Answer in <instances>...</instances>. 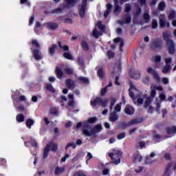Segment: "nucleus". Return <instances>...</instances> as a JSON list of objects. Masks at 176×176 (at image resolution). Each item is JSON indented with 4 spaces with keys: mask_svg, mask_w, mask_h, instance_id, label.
Instances as JSON below:
<instances>
[{
    "mask_svg": "<svg viewBox=\"0 0 176 176\" xmlns=\"http://www.w3.org/2000/svg\"><path fill=\"white\" fill-rule=\"evenodd\" d=\"M118 113H116V112L111 113L110 114V121L111 122H116V120H118Z\"/></svg>",
    "mask_w": 176,
    "mask_h": 176,
    "instance_id": "c85d7f7f",
    "label": "nucleus"
},
{
    "mask_svg": "<svg viewBox=\"0 0 176 176\" xmlns=\"http://www.w3.org/2000/svg\"><path fill=\"white\" fill-rule=\"evenodd\" d=\"M153 162V160L151 159L150 157H147L146 158V164H152V162Z\"/></svg>",
    "mask_w": 176,
    "mask_h": 176,
    "instance_id": "4d7b16f0",
    "label": "nucleus"
},
{
    "mask_svg": "<svg viewBox=\"0 0 176 176\" xmlns=\"http://www.w3.org/2000/svg\"><path fill=\"white\" fill-rule=\"evenodd\" d=\"M171 35L168 34L167 32H164L163 33V38L164 41H166L167 45H170V43H173V40H171L170 38Z\"/></svg>",
    "mask_w": 176,
    "mask_h": 176,
    "instance_id": "dca6fc26",
    "label": "nucleus"
},
{
    "mask_svg": "<svg viewBox=\"0 0 176 176\" xmlns=\"http://www.w3.org/2000/svg\"><path fill=\"white\" fill-rule=\"evenodd\" d=\"M168 47V52L170 54H174L175 53V47L174 46V42L172 41V43L167 44Z\"/></svg>",
    "mask_w": 176,
    "mask_h": 176,
    "instance_id": "b1692460",
    "label": "nucleus"
},
{
    "mask_svg": "<svg viewBox=\"0 0 176 176\" xmlns=\"http://www.w3.org/2000/svg\"><path fill=\"white\" fill-rule=\"evenodd\" d=\"M64 10V8L59 7L55 10H53L51 13H61Z\"/></svg>",
    "mask_w": 176,
    "mask_h": 176,
    "instance_id": "a18cd8bd",
    "label": "nucleus"
},
{
    "mask_svg": "<svg viewBox=\"0 0 176 176\" xmlns=\"http://www.w3.org/2000/svg\"><path fill=\"white\" fill-rule=\"evenodd\" d=\"M58 45L60 48L62 49L63 50L67 51L69 50V47H68V45H63L61 42L58 43Z\"/></svg>",
    "mask_w": 176,
    "mask_h": 176,
    "instance_id": "79ce46f5",
    "label": "nucleus"
},
{
    "mask_svg": "<svg viewBox=\"0 0 176 176\" xmlns=\"http://www.w3.org/2000/svg\"><path fill=\"white\" fill-rule=\"evenodd\" d=\"M152 28L153 30H156V28H157V21L155 19L153 20Z\"/></svg>",
    "mask_w": 176,
    "mask_h": 176,
    "instance_id": "603ef678",
    "label": "nucleus"
},
{
    "mask_svg": "<svg viewBox=\"0 0 176 176\" xmlns=\"http://www.w3.org/2000/svg\"><path fill=\"white\" fill-rule=\"evenodd\" d=\"M130 88H129V97L132 98L133 103L135 105H137L138 107H140L144 104V107H148L153 100V98L152 96H148V95L145 94H140L136 97L134 96V94L137 93V88H135V86L133 82H130Z\"/></svg>",
    "mask_w": 176,
    "mask_h": 176,
    "instance_id": "f257e3e1",
    "label": "nucleus"
},
{
    "mask_svg": "<svg viewBox=\"0 0 176 176\" xmlns=\"http://www.w3.org/2000/svg\"><path fill=\"white\" fill-rule=\"evenodd\" d=\"M168 134H175L176 133V126H172L168 128L167 129Z\"/></svg>",
    "mask_w": 176,
    "mask_h": 176,
    "instance_id": "72a5a7b5",
    "label": "nucleus"
},
{
    "mask_svg": "<svg viewBox=\"0 0 176 176\" xmlns=\"http://www.w3.org/2000/svg\"><path fill=\"white\" fill-rule=\"evenodd\" d=\"M50 148H52V151H53V152H56L57 151V144L54 142H50L46 145V146L44 148L43 159H46V157H47L49 155Z\"/></svg>",
    "mask_w": 176,
    "mask_h": 176,
    "instance_id": "423d86ee",
    "label": "nucleus"
},
{
    "mask_svg": "<svg viewBox=\"0 0 176 176\" xmlns=\"http://www.w3.org/2000/svg\"><path fill=\"white\" fill-rule=\"evenodd\" d=\"M69 148H72L73 149H75L76 148V144L74 142H69L65 147L66 151H69Z\"/></svg>",
    "mask_w": 176,
    "mask_h": 176,
    "instance_id": "cd10ccee",
    "label": "nucleus"
},
{
    "mask_svg": "<svg viewBox=\"0 0 176 176\" xmlns=\"http://www.w3.org/2000/svg\"><path fill=\"white\" fill-rule=\"evenodd\" d=\"M56 49H57V45H53L50 47V54L51 56H53V54H54V52L56 50Z\"/></svg>",
    "mask_w": 176,
    "mask_h": 176,
    "instance_id": "c9c22d12",
    "label": "nucleus"
},
{
    "mask_svg": "<svg viewBox=\"0 0 176 176\" xmlns=\"http://www.w3.org/2000/svg\"><path fill=\"white\" fill-rule=\"evenodd\" d=\"M130 10H131V6L130 4H126L125 12H126V13H129Z\"/></svg>",
    "mask_w": 176,
    "mask_h": 176,
    "instance_id": "052dcab7",
    "label": "nucleus"
},
{
    "mask_svg": "<svg viewBox=\"0 0 176 176\" xmlns=\"http://www.w3.org/2000/svg\"><path fill=\"white\" fill-rule=\"evenodd\" d=\"M78 80L82 83H89V79L86 77H79Z\"/></svg>",
    "mask_w": 176,
    "mask_h": 176,
    "instance_id": "49530a36",
    "label": "nucleus"
},
{
    "mask_svg": "<svg viewBox=\"0 0 176 176\" xmlns=\"http://www.w3.org/2000/svg\"><path fill=\"white\" fill-rule=\"evenodd\" d=\"M151 47L154 50L160 49L162 47V42L160 40H155L151 44Z\"/></svg>",
    "mask_w": 176,
    "mask_h": 176,
    "instance_id": "2eb2a0df",
    "label": "nucleus"
},
{
    "mask_svg": "<svg viewBox=\"0 0 176 176\" xmlns=\"http://www.w3.org/2000/svg\"><path fill=\"white\" fill-rule=\"evenodd\" d=\"M166 24H167L168 27H170V23H166V15L161 14L160 16V26L161 28L166 27Z\"/></svg>",
    "mask_w": 176,
    "mask_h": 176,
    "instance_id": "ddd939ff",
    "label": "nucleus"
},
{
    "mask_svg": "<svg viewBox=\"0 0 176 176\" xmlns=\"http://www.w3.org/2000/svg\"><path fill=\"white\" fill-rule=\"evenodd\" d=\"M149 14L148 12L144 13V19L146 20V23L149 21L150 19Z\"/></svg>",
    "mask_w": 176,
    "mask_h": 176,
    "instance_id": "5fc2aeb1",
    "label": "nucleus"
},
{
    "mask_svg": "<svg viewBox=\"0 0 176 176\" xmlns=\"http://www.w3.org/2000/svg\"><path fill=\"white\" fill-rule=\"evenodd\" d=\"M97 122V118L93 117L88 119L87 121L84 122V123H88V124H90L91 123H96Z\"/></svg>",
    "mask_w": 176,
    "mask_h": 176,
    "instance_id": "e433bc0d",
    "label": "nucleus"
},
{
    "mask_svg": "<svg viewBox=\"0 0 176 176\" xmlns=\"http://www.w3.org/2000/svg\"><path fill=\"white\" fill-rule=\"evenodd\" d=\"M98 75L99 76V78H100L101 79H102L104 78V69H102V68H100L98 71Z\"/></svg>",
    "mask_w": 176,
    "mask_h": 176,
    "instance_id": "37998d69",
    "label": "nucleus"
},
{
    "mask_svg": "<svg viewBox=\"0 0 176 176\" xmlns=\"http://www.w3.org/2000/svg\"><path fill=\"white\" fill-rule=\"evenodd\" d=\"M65 170V169L64 168H60V167L57 166L56 168H55L54 174L56 175H58L61 174L62 173H64Z\"/></svg>",
    "mask_w": 176,
    "mask_h": 176,
    "instance_id": "7c9ffc66",
    "label": "nucleus"
},
{
    "mask_svg": "<svg viewBox=\"0 0 176 176\" xmlns=\"http://www.w3.org/2000/svg\"><path fill=\"white\" fill-rule=\"evenodd\" d=\"M173 166V163L170 162L168 164V166L166 167L164 173L162 175V176H168V171L170 170V168Z\"/></svg>",
    "mask_w": 176,
    "mask_h": 176,
    "instance_id": "f704fd0d",
    "label": "nucleus"
},
{
    "mask_svg": "<svg viewBox=\"0 0 176 176\" xmlns=\"http://www.w3.org/2000/svg\"><path fill=\"white\" fill-rule=\"evenodd\" d=\"M110 101H111L110 109H112V107H113L115 105V103L116 102V98H111Z\"/></svg>",
    "mask_w": 176,
    "mask_h": 176,
    "instance_id": "de8ad7c7",
    "label": "nucleus"
},
{
    "mask_svg": "<svg viewBox=\"0 0 176 176\" xmlns=\"http://www.w3.org/2000/svg\"><path fill=\"white\" fill-rule=\"evenodd\" d=\"M146 108H148V112L149 113H153V111H155V109L151 106V103Z\"/></svg>",
    "mask_w": 176,
    "mask_h": 176,
    "instance_id": "3c124183",
    "label": "nucleus"
},
{
    "mask_svg": "<svg viewBox=\"0 0 176 176\" xmlns=\"http://www.w3.org/2000/svg\"><path fill=\"white\" fill-rule=\"evenodd\" d=\"M34 123H35V121L31 118H29L26 120V126L28 127V129H31V126H34Z\"/></svg>",
    "mask_w": 176,
    "mask_h": 176,
    "instance_id": "2f4dec72",
    "label": "nucleus"
},
{
    "mask_svg": "<svg viewBox=\"0 0 176 176\" xmlns=\"http://www.w3.org/2000/svg\"><path fill=\"white\" fill-rule=\"evenodd\" d=\"M57 110L56 108H52L50 111V113L51 115H57Z\"/></svg>",
    "mask_w": 176,
    "mask_h": 176,
    "instance_id": "6e6d98bb",
    "label": "nucleus"
},
{
    "mask_svg": "<svg viewBox=\"0 0 176 176\" xmlns=\"http://www.w3.org/2000/svg\"><path fill=\"white\" fill-rule=\"evenodd\" d=\"M102 130V126L100 124L96 125L95 126L92 127V131L94 133V135L97 134V133H100Z\"/></svg>",
    "mask_w": 176,
    "mask_h": 176,
    "instance_id": "5701e85b",
    "label": "nucleus"
},
{
    "mask_svg": "<svg viewBox=\"0 0 176 176\" xmlns=\"http://www.w3.org/2000/svg\"><path fill=\"white\" fill-rule=\"evenodd\" d=\"M171 61H172L171 58H165V63L166 65L162 69L163 74H168V72H170V71L171 70V66H170V63H171Z\"/></svg>",
    "mask_w": 176,
    "mask_h": 176,
    "instance_id": "6e6552de",
    "label": "nucleus"
},
{
    "mask_svg": "<svg viewBox=\"0 0 176 176\" xmlns=\"http://www.w3.org/2000/svg\"><path fill=\"white\" fill-rule=\"evenodd\" d=\"M21 5H23V3H26L28 6H30V3L28 0H20Z\"/></svg>",
    "mask_w": 176,
    "mask_h": 176,
    "instance_id": "680f3d73",
    "label": "nucleus"
},
{
    "mask_svg": "<svg viewBox=\"0 0 176 176\" xmlns=\"http://www.w3.org/2000/svg\"><path fill=\"white\" fill-rule=\"evenodd\" d=\"M16 121H18L19 123H23V122H24L25 120V117L23 114H18L16 116Z\"/></svg>",
    "mask_w": 176,
    "mask_h": 176,
    "instance_id": "473e14b6",
    "label": "nucleus"
},
{
    "mask_svg": "<svg viewBox=\"0 0 176 176\" xmlns=\"http://www.w3.org/2000/svg\"><path fill=\"white\" fill-rule=\"evenodd\" d=\"M109 156L111 157L113 163H114V164H119V163H120L122 152H120L118 149H113V152L109 153Z\"/></svg>",
    "mask_w": 176,
    "mask_h": 176,
    "instance_id": "7ed1b4c3",
    "label": "nucleus"
},
{
    "mask_svg": "<svg viewBox=\"0 0 176 176\" xmlns=\"http://www.w3.org/2000/svg\"><path fill=\"white\" fill-rule=\"evenodd\" d=\"M151 97L155 98V96H156V90H159V91H162L163 90V87L162 86H158L157 87L156 85H152L151 87Z\"/></svg>",
    "mask_w": 176,
    "mask_h": 176,
    "instance_id": "9b49d317",
    "label": "nucleus"
},
{
    "mask_svg": "<svg viewBox=\"0 0 176 176\" xmlns=\"http://www.w3.org/2000/svg\"><path fill=\"white\" fill-rule=\"evenodd\" d=\"M64 58H67V60H74V56L69 52H65L64 54Z\"/></svg>",
    "mask_w": 176,
    "mask_h": 176,
    "instance_id": "ea45409f",
    "label": "nucleus"
},
{
    "mask_svg": "<svg viewBox=\"0 0 176 176\" xmlns=\"http://www.w3.org/2000/svg\"><path fill=\"white\" fill-rule=\"evenodd\" d=\"M114 42H115L116 45H113L112 46V48L115 49V47H116V45H119L120 50L121 52H123L122 47L124 45V41H123V39H122L121 38H116L114 39Z\"/></svg>",
    "mask_w": 176,
    "mask_h": 176,
    "instance_id": "9d476101",
    "label": "nucleus"
},
{
    "mask_svg": "<svg viewBox=\"0 0 176 176\" xmlns=\"http://www.w3.org/2000/svg\"><path fill=\"white\" fill-rule=\"evenodd\" d=\"M142 161V155L140 153H135L133 155V162L134 163H140Z\"/></svg>",
    "mask_w": 176,
    "mask_h": 176,
    "instance_id": "412c9836",
    "label": "nucleus"
},
{
    "mask_svg": "<svg viewBox=\"0 0 176 176\" xmlns=\"http://www.w3.org/2000/svg\"><path fill=\"white\" fill-rule=\"evenodd\" d=\"M66 85L69 89H74V87H75V81L69 79L66 80Z\"/></svg>",
    "mask_w": 176,
    "mask_h": 176,
    "instance_id": "a878e982",
    "label": "nucleus"
},
{
    "mask_svg": "<svg viewBox=\"0 0 176 176\" xmlns=\"http://www.w3.org/2000/svg\"><path fill=\"white\" fill-rule=\"evenodd\" d=\"M124 112L126 113V115H133V113H134V107L130 105H126Z\"/></svg>",
    "mask_w": 176,
    "mask_h": 176,
    "instance_id": "aec40b11",
    "label": "nucleus"
},
{
    "mask_svg": "<svg viewBox=\"0 0 176 176\" xmlns=\"http://www.w3.org/2000/svg\"><path fill=\"white\" fill-rule=\"evenodd\" d=\"M120 109H122V102L117 104L114 108V112H120Z\"/></svg>",
    "mask_w": 176,
    "mask_h": 176,
    "instance_id": "a19ab883",
    "label": "nucleus"
},
{
    "mask_svg": "<svg viewBox=\"0 0 176 176\" xmlns=\"http://www.w3.org/2000/svg\"><path fill=\"white\" fill-rule=\"evenodd\" d=\"M150 80H151V78L149 76H146L143 78V83H144V85H148Z\"/></svg>",
    "mask_w": 176,
    "mask_h": 176,
    "instance_id": "8fccbe9b",
    "label": "nucleus"
},
{
    "mask_svg": "<svg viewBox=\"0 0 176 176\" xmlns=\"http://www.w3.org/2000/svg\"><path fill=\"white\" fill-rule=\"evenodd\" d=\"M82 134H84L85 137H92V135H94V133L93 132V129L91 127V124H89V122L83 123Z\"/></svg>",
    "mask_w": 176,
    "mask_h": 176,
    "instance_id": "20e7f679",
    "label": "nucleus"
},
{
    "mask_svg": "<svg viewBox=\"0 0 176 176\" xmlns=\"http://www.w3.org/2000/svg\"><path fill=\"white\" fill-rule=\"evenodd\" d=\"M123 2H126V0H114V12L116 14H118V13H120V12H122V8L119 6V5H123Z\"/></svg>",
    "mask_w": 176,
    "mask_h": 176,
    "instance_id": "0eeeda50",
    "label": "nucleus"
},
{
    "mask_svg": "<svg viewBox=\"0 0 176 176\" xmlns=\"http://www.w3.org/2000/svg\"><path fill=\"white\" fill-rule=\"evenodd\" d=\"M33 56L35 60H41V58H42V54L39 52V50H33Z\"/></svg>",
    "mask_w": 176,
    "mask_h": 176,
    "instance_id": "4be33fe9",
    "label": "nucleus"
},
{
    "mask_svg": "<svg viewBox=\"0 0 176 176\" xmlns=\"http://www.w3.org/2000/svg\"><path fill=\"white\" fill-rule=\"evenodd\" d=\"M83 50H89V44L85 41H82L81 43Z\"/></svg>",
    "mask_w": 176,
    "mask_h": 176,
    "instance_id": "58836bf2",
    "label": "nucleus"
},
{
    "mask_svg": "<svg viewBox=\"0 0 176 176\" xmlns=\"http://www.w3.org/2000/svg\"><path fill=\"white\" fill-rule=\"evenodd\" d=\"M131 21V16L130 15L126 14L125 18H123L122 21H118L119 24H129Z\"/></svg>",
    "mask_w": 176,
    "mask_h": 176,
    "instance_id": "a211bd4d",
    "label": "nucleus"
},
{
    "mask_svg": "<svg viewBox=\"0 0 176 176\" xmlns=\"http://www.w3.org/2000/svg\"><path fill=\"white\" fill-rule=\"evenodd\" d=\"M57 27H58V25L56 23H47V28H50V30H56Z\"/></svg>",
    "mask_w": 176,
    "mask_h": 176,
    "instance_id": "c756f323",
    "label": "nucleus"
},
{
    "mask_svg": "<svg viewBox=\"0 0 176 176\" xmlns=\"http://www.w3.org/2000/svg\"><path fill=\"white\" fill-rule=\"evenodd\" d=\"M33 46H35V47H39V43H38V41L36 40H32V42Z\"/></svg>",
    "mask_w": 176,
    "mask_h": 176,
    "instance_id": "bf43d9fd",
    "label": "nucleus"
},
{
    "mask_svg": "<svg viewBox=\"0 0 176 176\" xmlns=\"http://www.w3.org/2000/svg\"><path fill=\"white\" fill-rule=\"evenodd\" d=\"M160 100H159V99H157L155 104H156V107H157V112H160V104H162V101H164V100H166V94L164 93H162L160 95Z\"/></svg>",
    "mask_w": 176,
    "mask_h": 176,
    "instance_id": "1a4fd4ad",
    "label": "nucleus"
},
{
    "mask_svg": "<svg viewBox=\"0 0 176 176\" xmlns=\"http://www.w3.org/2000/svg\"><path fill=\"white\" fill-rule=\"evenodd\" d=\"M112 9V5L111 3H107V10L104 14V16L105 18L108 17V16L109 15V14L111 13V10Z\"/></svg>",
    "mask_w": 176,
    "mask_h": 176,
    "instance_id": "393cba45",
    "label": "nucleus"
},
{
    "mask_svg": "<svg viewBox=\"0 0 176 176\" xmlns=\"http://www.w3.org/2000/svg\"><path fill=\"white\" fill-rule=\"evenodd\" d=\"M46 89L49 91H51V93H55V91H56V89H54V88H53V86H52V85H50V84H49L46 86Z\"/></svg>",
    "mask_w": 176,
    "mask_h": 176,
    "instance_id": "c03bdc74",
    "label": "nucleus"
},
{
    "mask_svg": "<svg viewBox=\"0 0 176 176\" xmlns=\"http://www.w3.org/2000/svg\"><path fill=\"white\" fill-rule=\"evenodd\" d=\"M175 16V11L171 10L168 15V19H170V20H173V19H174Z\"/></svg>",
    "mask_w": 176,
    "mask_h": 176,
    "instance_id": "09e8293b",
    "label": "nucleus"
},
{
    "mask_svg": "<svg viewBox=\"0 0 176 176\" xmlns=\"http://www.w3.org/2000/svg\"><path fill=\"white\" fill-rule=\"evenodd\" d=\"M107 89H108V87H106L101 90L100 91L101 96H105V93H107Z\"/></svg>",
    "mask_w": 176,
    "mask_h": 176,
    "instance_id": "0e129e2a",
    "label": "nucleus"
},
{
    "mask_svg": "<svg viewBox=\"0 0 176 176\" xmlns=\"http://www.w3.org/2000/svg\"><path fill=\"white\" fill-rule=\"evenodd\" d=\"M66 8H74L76 3H78V0H65Z\"/></svg>",
    "mask_w": 176,
    "mask_h": 176,
    "instance_id": "f3484780",
    "label": "nucleus"
},
{
    "mask_svg": "<svg viewBox=\"0 0 176 176\" xmlns=\"http://www.w3.org/2000/svg\"><path fill=\"white\" fill-rule=\"evenodd\" d=\"M153 60L155 63V68H159V67H162V63H160V61H162V57H160V56H154Z\"/></svg>",
    "mask_w": 176,
    "mask_h": 176,
    "instance_id": "6ab92c4d",
    "label": "nucleus"
},
{
    "mask_svg": "<svg viewBox=\"0 0 176 176\" xmlns=\"http://www.w3.org/2000/svg\"><path fill=\"white\" fill-rule=\"evenodd\" d=\"M74 176H87L85 174V173L82 172V171H80V172H78L76 173Z\"/></svg>",
    "mask_w": 176,
    "mask_h": 176,
    "instance_id": "69168bd1",
    "label": "nucleus"
},
{
    "mask_svg": "<svg viewBox=\"0 0 176 176\" xmlns=\"http://www.w3.org/2000/svg\"><path fill=\"white\" fill-rule=\"evenodd\" d=\"M56 74L58 79H61L64 75L63 70L60 67H56Z\"/></svg>",
    "mask_w": 176,
    "mask_h": 176,
    "instance_id": "bb28decb",
    "label": "nucleus"
},
{
    "mask_svg": "<svg viewBox=\"0 0 176 176\" xmlns=\"http://www.w3.org/2000/svg\"><path fill=\"white\" fill-rule=\"evenodd\" d=\"M109 102V99H102L100 98H96L93 100H91V107H96V105H101L102 107H107Z\"/></svg>",
    "mask_w": 176,
    "mask_h": 176,
    "instance_id": "39448f33",
    "label": "nucleus"
},
{
    "mask_svg": "<svg viewBox=\"0 0 176 176\" xmlns=\"http://www.w3.org/2000/svg\"><path fill=\"white\" fill-rule=\"evenodd\" d=\"M147 72L148 74H151V75H153L154 78L159 80L160 79V77L159 76V74H157V72L153 69L151 67H149L147 68Z\"/></svg>",
    "mask_w": 176,
    "mask_h": 176,
    "instance_id": "4468645a",
    "label": "nucleus"
},
{
    "mask_svg": "<svg viewBox=\"0 0 176 176\" xmlns=\"http://www.w3.org/2000/svg\"><path fill=\"white\" fill-rule=\"evenodd\" d=\"M138 145L141 149H143V148H145V142H140L138 143Z\"/></svg>",
    "mask_w": 176,
    "mask_h": 176,
    "instance_id": "774afa93",
    "label": "nucleus"
},
{
    "mask_svg": "<svg viewBox=\"0 0 176 176\" xmlns=\"http://www.w3.org/2000/svg\"><path fill=\"white\" fill-rule=\"evenodd\" d=\"M68 157H69V154H65V157H63L61 159V162H63V163L65 162V160H67V159H68Z\"/></svg>",
    "mask_w": 176,
    "mask_h": 176,
    "instance_id": "338daca9",
    "label": "nucleus"
},
{
    "mask_svg": "<svg viewBox=\"0 0 176 176\" xmlns=\"http://www.w3.org/2000/svg\"><path fill=\"white\" fill-rule=\"evenodd\" d=\"M105 28V26L102 25V23L101 21H98L95 29L93 31V36L94 38H98L99 36H101L102 34H104V29Z\"/></svg>",
    "mask_w": 176,
    "mask_h": 176,
    "instance_id": "f03ea898",
    "label": "nucleus"
},
{
    "mask_svg": "<svg viewBox=\"0 0 176 176\" xmlns=\"http://www.w3.org/2000/svg\"><path fill=\"white\" fill-rule=\"evenodd\" d=\"M130 76L133 79H140V78H141V72L139 70L132 69L130 71Z\"/></svg>",
    "mask_w": 176,
    "mask_h": 176,
    "instance_id": "f8f14e48",
    "label": "nucleus"
},
{
    "mask_svg": "<svg viewBox=\"0 0 176 176\" xmlns=\"http://www.w3.org/2000/svg\"><path fill=\"white\" fill-rule=\"evenodd\" d=\"M65 72L68 74V75H71V74H73L74 70L71 68L67 67L65 69Z\"/></svg>",
    "mask_w": 176,
    "mask_h": 176,
    "instance_id": "13d9d810",
    "label": "nucleus"
},
{
    "mask_svg": "<svg viewBox=\"0 0 176 176\" xmlns=\"http://www.w3.org/2000/svg\"><path fill=\"white\" fill-rule=\"evenodd\" d=\"M153 138L157 142H159V141H160V135L157 134L154 135Z\"/></svg>",
    "mask_w": 176,
    "mask_h": 176,
    "instance_id": "e2e57ef3",
    "label": "nucleus"
},
{
    "mask_svg": "<svg viewBox=\"0 0 176 176\" xmlns=\"http://www.w3.org/2000/svg\"><path fill=\"white\" fill-rule=\"evenodd\" d=\"M166 8V3L164 1H161L158 5V9L161 11L164 10V8Z\"/></svg>",
    "mask_w": 176,
    "mask_h": 176,
    "instance_id": "4c0bfd02",
    "label": "nucleus"
},
{
    "mask_svg": "<svg viewBox=\"0 0 176 176\" xmlns=\"http://www.w3.org/2000/svg\"><path fill=\"white\" fill-rule=\"evenodd\" d=\"M80 158V154H77V155H76V157H74V158L72 160V163H75V162H78V160H79Z\"/></svg>",
    "mask_w": 176,
    "mask_h": 176,
    "instance_id": "864d4df0",
    "label": "nucleus"
}]
</instances>
